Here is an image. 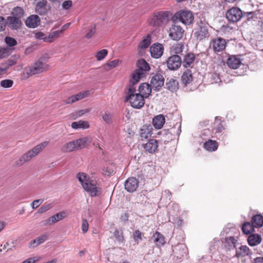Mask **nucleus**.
Listing matches in <instances>:
<instances>
[{
	"mask_svg": "<svg viewBox=\"0 0 263 263\" xmlns=\"http://www.w3.org/2000/svg\"><path fill=\"white\" fill-rule=\"evenodd\" d=\"M76 177L83 189L89 194L90 196L97 197L101 194V188L97 186L96 181L91 179L86 174L79 172L77 174Z\"/></svg>",
	"mask_w": 263,
	"mask_h": 263,
	"instance_id": "nucleus-1",
	"label": "nucleus"
},
{
	"mask_svg": "<svg viewBox=\"0 0 263 263\" xmlns=\"http://www.w3.org/2000/svg\"><path fill=\"white\" fill-rule=\"evenodd\" d=\"M48 69V65L40 60L29 67H25L22 73V79H27L32 75L39 74Z\"/></svg>",
	"mask_w": 263,
	"mask_h": 263,
	"instance_id": "nucleus-2",
	"label": "nucleus"
},
{
	"mask_svg": "<svg viewBox=\"0 0 263 263\" xmlns=\"http://www.w3.org/2000/svg\"><path fill=\"white\" fill-rule=\"evenodd\" d=\"M181 124L177 123L175 126L170 129H164L158 133L160 137V141L164 144H167L175 139L176 136L178 137L181 133Z\"/></svg>",
	"mask_w": 263,
	"mask_h": 263,
	"instance_id": "nucleus-3",
	"label": "nucleus"
},
{
	"mask_svg": "<svg viewBox=\"0 0 263 263\" xmlns=\"http://www.w3.org/2000/svg\"><path fill=\"white\" fill-rule=\"evenodd\" d=\"M48 144V141H44L33 147L22 156V157L15 162L16 166L22 165L24 163L30 161L40 153Z\"/></svg>",
	"mask_w": 263,
	"mask_h": 263,
	"instance_id": "nucleus-4",
	"label": "nucleus"
},
{
	"mask_svg": "<svg viewBox=\"0 0 263 263\" xmlns=\"http://www.w3.org/2000/svg\"><path fill=\"white\" fill-rule=\"evenodd\" d=\"M170 12L160 11L154 12L149 24L153 27H160L164 25L170 20Z\"/></svg>",
	"mask_w": 263,
	"mask_h": 263,
	"instance_id": "nucleus-5",
	"label": "nucleus"
},
{
	"mask_svg": "<svg viewBox=\"0 0 263 263\" xmlns=\"http://www.w3.org/2000/svg\"><path fill=\"white\" fill-rule=\"evenodd\" d=\"M137 69L135 70L132 76H133L134 82H138L141 78L145 76V72L149 71L151 67L147 62L143 59L138 60L136 62Z\"/></svg>",
	"mask_w": 263,
	"mask_h": 263,
	"instance_id": "nucleus-6",
	"label": "nucleus"
},
{
	"mask_svg": "<svg viewBox=\"0 0 263 263\" xmlns=\"http://www.w3.org/2000/svg\"><path fill=\"white\" fill-rule=\"evenodd\" d=\"M197 26L193 30L194 37L197 42L208 39L210 36L208 24L200 21L196 24Z\"/></svg>",
	"mask_w": 263,
	"mask_h": 263,
	"instance_id": "nucleus-7",
	"label": "nucleus"
},
{
	"mask_svg": "<svg viewBox=\"0 0 263 263\" xmlns=\"http://www.w3.org/2000/svg\"><path fill=\"white\" fill-rule=\"evenodd\" d=\"M180 22L185 25H191L193 23L194 16L192 11L186 10H181L176 12L174 16Z\"/></svg>",
	"mask_w": 263,
	"mask_h": 263,
	"instance_id": "nucleus-8",
	"label": "nucleus"
},
{
	"mask_svg": "<svg viewBox=\"0 0 263 263\" xmlns=\"http://www.w3.org/2000/svg\"><path fill=\"white\" fill-rule=\"evenodd\" d=\"M242 11L238 7H233L226 13V17L230 22L236 23L243 17Z\"/></svg>",
	"mask_w": 263,
	"mask_h": 263,
	"instance_id": "nucleus-9",
	"label": "nucleus"
},
{
	"mask_svg": "<svg viewBox=\"0 0 263 263\" xmlns=\"http://www.w3.org/2000/svg\"><path fill=\"white\" fill-rule=\"evenodd\" d=\"M144 96L140 93H137L135 95L125 99V102H129L131 106L134 108L139 109L142 108L145 103Z\"/></svg>",
	"mask_w": 263,
	"mask_h": 263,
	"instance_id": "nucleus-10",
	"label": "nucleus"
},
{
	"mask_svg": "<svg viewBox=\"0 0 263 263\" xmlns=\"http://www.w3.org/2000/svg\"><path fill=\"white\" fill-rule=\"evenodd\" d=\"M166 63L168 69L174 71L180 67L182 64V60L179 55L173 54L167 58Z\"/></svg>",
	"mask_w": 263,
	"mask_h": 263,
	"instance_id": "nucleus-11",
	"label": "nucleus"
},
{
	"mask_svg": "<svg viewBox=\"0 0 263 263\" xmlns=\"http://www.w3.org/2000/svg\"><path fill=\"white\" fill-rule=\"evenodd\" d=\"M184 32V30L181 26L173 25L170 28L169 36L174 41H179L183 37Z\"/></svg>",
	"mask_w": 263,
	"mask_h": 263,
	"instance_id": "nucleus-12",
	"label": "nucleus"
},
{
	"mask_svg": "<svg viewBox=\"0 0 263 263\" xmlns=\"http://www.w3.org/2000/svg\"><path fill=\"white\" fill-rule=\"evenodd\" d=\"M164 78L163 76L160 73H157L153 76L151 80V85L156 91L160 90L161 87L164 85Z\"/></svg>",
	"mask_w": 263,
	"mask_h": 263,
	"instance_id": "nucleus-13",
	"label": "nucleus"
},
{
	"mask_svg": "<svg viewBox=\"0 0 263 263\" xmlns=\"http://www.w3.org/2000/svg\"><path fill=\"white\" fill-rule=\"evenodd\" d=\"M164 47L163 45L159 43H154L150 47L151 56L153 58L158 59L160 58L163 53Z\"/></svg>",
	"mask_w": 263,
	"mask_h": 263,
	"instance_id": "nucleus-14",
	"label": "nucleus"
},
{
	"mask_svg": "<svg viewBox=\"0 0 263 263\" xmlns=\"http://www.w3.org/2000/svg\"><path fill=\"white\" fill-rule=\"evenodd\" d=\"M214 52H218L223 50L226 46V42L224 39L218 37L213 39L211 43Z\"/></svg>",
	"mask_w": 263,
	"mask_h": 263,
	"instance_id": "nucleus-15",
	"label": "nucleus"
},
{
	"mask_svg": "<svg viewBox=\"0 0 263 263\" xmlns=\"http://www.w3.org/2000/svg\"><path fill=\"white\" fill-rule=\"evenodd\" d=\"M139 186V181L135 177H130L124 183L125 189L129 193L136 191Z\"/></svg>",
	"mask_w": 263,
	"mask_h": 263,
	"instance_id": "nucleus-16",
	"label": "nucleus"
},
{
	"mask_svg": "<svg viewBox=\"0 0 263 263\" xmlns=\"http://www.w3.org/2000/svg\"><path fill=\"white\" fill-rule=\"evenodd\" d=\"M6 25L12 30H17L21 28L22 23L20 19L16 17L9 16L7 17Z\"/></svg>",
	"mask_w": 263,
	"mask_h": 263,
	"instance_id": "nucleus-17",
	"label": "nucleus"
},
{
	"mask_svg": "<svg viewBox=\"0 0 263 263\" xmlns=\"http://www.w3.org/2000/svg\"><path fill=\"white\" fill-rule=\"evenodd\" d=\"M144 149L150 154L156 153L158 151V141L155 139H149L143 145Z\"/></svg>",
	"mask_w": 263,
	"mask_h": 263,
	"instance_id": "nucleus-18",
	"label": "nucleus"
},
{
	"mask_svg": "<svg viewBox=\"0 0 263 263\" xmlns=\"http://www.w3.org/2000/svg\"><path fill=\"white\" fill-rule=\"evenodd\" d=\"M41 20L36 14H32L27 18L25 21L26 26L30 28H34L40 25Z\"/></svg>",
	"mask_w": 263,
	"mask_h": 263,
	"instance_id": "nucleus-19",
	"label": "nucleus"
},
{
	"mask_svg": "<svg viewBox=\"0 0 263 263\" xmlns=\"http://www.w3.org/2000/svg\"><path fill=\"white\" fill-rule=\"evenodd\" d=\"M49 8L47 7V2L46 0H42L37 2L35 6V12L39 15L46 14Z\"/></svg>",
	"mask_w": 263,
	"mask_h": 263,
	"instance_id": "nucleus-20",
	"label": "nucleus"
},
{
	"mask_svg": "<svg viewBox=\"0 0 263 263\" xmlns=\"http://www.w3.org/2000/svg\"><path fill=\"white\" fill-rule=\"evenodd\" d=\"M196 59L195 54L189 52L186 53L183 57L182 60V64L183 67L187 68L192 67L191 65L193 64Z\"/></svg>",
	"mask_w": 263,
	"mask_h": 263,
	"instance_id": "nucleus-21",
	"label": "nucleus"
},
{
	"mask_svg": "<svg viewBox=\"0 0 263 263\" xmlns=\"http://www.w3.org/2000/svg\"><path fill=\"white\" fill-rule=\"evenodd\" d=\"M151 239L157 247H161L165 243V237L158 231H156L151 237Z\"/></svg>",
	"mask_w": 263,
	"mask_h": 263,
	"instance_id": "nucleus-22",
	"label": "nucleus"
},
{
	"mask_svg": "<svg viewBox=\"0 0 263 263\" xmlns=\"http://www.w3.org/2000/svg\"><path fill=\"white\" fill-rule=\"evenodd\" d=\"M165 88L172 92L176 91L179 89V82L174 78H167Z\"/></svg>",
	"mask_w": 263,
	"mask_h": 263,
	"instance_id": "nucleus-23",
	"label": "nucleus"
},
{
	"mask_svg": "<svg viewBox=\"0 0 263 263\" xmlns=\"http://www.w3.org/2000/svg\"><path fill=\"white\" fill-rule=\"evenodd\" d=\"M241 63L240 59L236 55L229 56L227 62L228 66L232 69L238 68Z\"/></svg>",
	"mask_w": 263,
	"mask_h": 263,
	"instance_id": "nucleus-24",
	"label": "nucleus"
},
{
	"mask_svg": "<svg viewBox=\"0 0 263 263\" xmlns=\"http://www.w3.org/2000/svg\"><path fill=\"white\" fill-rule=\"evenodd\" d=\"M153 126L151 124H145L142 126L140 130V136L141 138L147 139L152 135Z\"/></svg>",
	"mask_w": 263,
	"mask_h": 263,
	"instance_id": "nucleus-25",
	"label": "nucleus"
},
{
	"mask_svg": "<svg viewBox=\"0 0 263 263\" xmlns=\"http://www.w3.org/2000/svg\"><path fill=\"white\" fill-rule=\"evenodd\" d=\"M139 91L142 94L144 98H147L151 95L152 92V86L148 83H142L139 87Z\"/></svg>",
	"mask_w": 263,
	"mask_h": 263,
	"instance_id": "nucleus-26",
	"label": "nucleus"
},
{
	"mask_svg": "<svg viewBox=\"0 0 263 263\" xmlns=\"http://www.w3.org/2000/svg\"><path fill=\"white\" fill-rule=\"evenodd\" d=\"M165 122V117L163 115L156 116L153 119V126L156 129H161Z\"/></svg>",
	"mask_w": 263,
	"mask_h": 263,
	"instance_id": "nucleus-27",
	"label": "nucleus"
},
{
	"mask_svg": "<svg viewBox=\"0 0 263 263\" xmlns=\"http://www.w3.org/2000/svg\"><path fill=\"white\" fill-rule=\"evenodd\" d=\"M224 130V127L222 124V121L218 119V117H215V122L212 127V131L216 135H219Z\"/></svg>",
	"mask_w": 263,
	"mask_h": 263,
	"instance_id": "nucleus-28",
	"label": "nucleus"
},
{
	"mask_svg": "<svg viewBox=\"0 0 263 263\" xmlns=\"http://www.w3.org/2000/svg\"><path fill=\"white\" fill-rule=\"evenodd\" d=\"M88 91L80 92L76 95L71 96L66 100V104H70L79 101L88 96Z\"/></svg>",
	"mask_w": 263,
	"mask_h": 263,
	"instance_id": "nucleus-29",
	"label": "nucleus"
},
{
	"mask_svg": "<svg viewBox=\"0 0 263 263\" xmlns=\"http://www.w3.org/2000/svg\"><path fill=\"white\" fill-rule=\"evenodd\" d=\"M262 238L258 234H251L248 237V242L250 246H255L259 245Z\"/></svg>",
	"mask_w": 263,
	"mask_h": 263,
	"instance_id": "nucleus-30",
	"label": "nucleus"
},
{
	"mask_svg": "<svg viewBox=\"0 0 263 263\" xmlns=\"http://www.w3.org/2000/svg\"><path fill=\"white\" fill-rule=\"evenodd\" d=\"M193 78V77L191 70L187 69L183 72L181 78L182 84L186 86L192 82Z\"/></svg>",
	"mask_w": 263,
	"mask_h": 263,
	"instance_id": "nucleus-31",
	"label": "nucleus"
},
{
	"mask_svg": "<svg viewBox=\"0 0 263 263\" xmlns=\"http://www.w3.org/2000/svg\"><path fill=\"white\" fill-rule=\"evenodd\" d=\"M186 246L183 244H180L174 247L173 251L175 255L179 258H181L185 253Z\"/></svg>",
	"mask_w": 263,
	"mask_h": 263,
	"instance_id": "nucleus-32",
	"label": "nucleus"
},
{
	"mask_svg": "<svg viewBox=\"0 0 263 263\" xmlns=\"http://www.w3.org/2000/svg\"><path fill=\"white\" fill-rule=\"evenodd\" d=\"M47 238V235L44 234L40 237H38L33 240H31L29 243V248H34L39 246V245L44 242Z\"/></svg>",
	"mask_w": 263,
	"mask_h": 263,
	"instance_id": "nucleus-33",
	"label": "nucleus"
},
{
	"mask_svg": "<svg viewBox=\"0 0 263 263\" xmlns=\"http://www.w3.org/2000/svg\"><path fill=\"white\" fill-rule=\"evenodd\" d=\"M218 144L216 141L209 140L203 145V147L209 152H214L217 149Z\"/></svg>",
	"mask_w": 263,
	"mask_h": 263,
	"instance_id": "nucleus-34",
	"label": "nucleus"
},
{
	"mask_svg": "<svg viewBox=\"0 0 263 263\" xmlns=\"http://www.w3.org/2000/svg\"><path fill=\"white\" fill-rule=\"evenodd\" d=\"M237 240L233 236L226 237L224 239V247L228 250H231L233 248H236V244Z\"/></svg>",
	"mask_w": 263,
	"mask_h": 263,
	"instance_id": "nucleus-35",
	"label": "nucleus"
},
{
	"mask_svg": "<svg viewBox=\"0 0 263 263\" xmlns=\"http://www.w3.org/2000/svg\"><path fill=\"white\" fill-rule=\"evenodd\" d=\"M251 254L250 249L247 246H241L239 250H236V256L238 258Z\"/></svg>",
	"mask_w": 263,
	"mask_h": 263,
	"instance_id": "nucleus-36",
	"label": "nucleus"
},
{
	"mask_svg": "<svg viewBox=\"0 0 263 263\" xmlns=\"http://www.w3.org/2000/svg\"><path fill=\"white\" fill-rule=\"evenodd\" d=\"M254 228L255 227L252 222H245L242 226L241 230L243 234L248 235L254 231Z\"/></svg>",
	"mask_w": 263,
	"mask_h": 263,
	"instance_id": "nucleus-37",
	"label": "nucleus"
},
{
	"mask_svg": "<svg viewBox=\"0 0 263 263\" xmlns=\"http://www.w3.org/2000/svg\"><path fill=\"white\" fill-rule=\"evenodd\" d=\"M129 83L130 84L129 85L128 92L126 94L125 99L129 98V97H132V95H135V94L136 93H135L136 89V87H135V85L137 84L138 82H134L133 79V76H132V78L130 79Z\"/></svg>",
	"mask_w": 263,
	"mask_h": 263,
	"instance_id": "nucleus-38",
	"label": "nucleus"
},
{
	"mask_svg": "<svg viewBox=\"0 0 263 263\" xmlns=\"http://www.w3.org/2000/svg\"><path fill=\"white\" fill-rule=\"evenodd\" d=\"M255 228H260L263 226V216L261 214L254 215L251 219Z\"/></svg>",
	"mask_w": 263,
	"mask_h": 263,
	"instance_id": "nucleus-39",
	"label": "nucleus"
},
{
	"mask_svg": "<svg viewBox=\"0 0 263 263\" xmlns=\"http://www.w3.org/2000/svg\"><path fill=\"white\" fill-rule=\"evenodd\" d=\"M71 127L74 129H87L89 127V124L87 121L80 120L78 122H72L71 124Z\"/></svg>",
	"mask_w": 263,
	"mask_h": 263,
	"instance_id": "nucleus-40",
	"label": "nucleus"
},
{
	"mask_svg": "<svg viewBox=\"0 0 263 263\" xmlns=\"http://www.w3.org/2000/svg\"><path fill=\"white\" fill-rule=\"evenodd\" d=\"M24 13V10L22 7L16 6L13 8L11 15L12 16L16 17L21 20L23 17Z\"/></svg>",
	"mask_w": 263,
	"mask_h": 263,
	"instance_id": "nucleus-41",
	"label": "nucleus"
},
{
	"mask_svg": "<svg viewBox=\"0 0 263 263\" xmlns=\"http://www.w3.org/2000/svg\"><path fill=\"white\" fill-rule=\"evenodd\" d=\"M5 42L8 46V47L7 48L9 49V52H10L11 50H14V48L13 47L16 45L17 44L16 40L14 38L10 36L5 37Z\"/></svg>",
	"mask_w": 263,
	"mask_h": 263,
	"instance_id": "nucleus-42",
	"label": "nucleus"
},
{
	"mask_svg": "<svg viewBox=\"0 0 263 263\" xmlns=\"http://www.w3.org/2000/svg\"><path fill=\"white\" fill-rule=\"evenodd\" d=\"M74 140L66 143L62 148V151L64 152H71L77 149Z\"/></svg>",
	"mask_w": 263,
	"mask_h": 263,
	"instance_id": "nucleus-43",
	"label": "nucleus"
},
{
	"mask_svg": "<svg viewBox=\"0 0 263 263\" xmlns=\"http://www.w3.org/2000/svg\"><path fill=\"white\" fill-rule=\"evenodd\" d=\"M151 43V35L147 34V36L143 39L139 43L138 47L139 48L143 49L147 48Z\"/></svg>",
	"mask_w": 263,
	"mask_h": 263,
	"instance_id": "nucleus-44",
	"label": "nucleus"
},
{
	"mask_svg": "<svg viewBox=\"0 0 263 263\" xmlns=\"http://www.w3.org/2000/svg\"><path fill=\"white\" fill-rule=\"evenodd\" d=\"M62 32V31L57 30L54 31L47 36H45L44 38V41L47 43H51L54 41V39L55 37H57Z\"/></svg>",
	"mask_w": 263,
	"mask_h": 263,
	"instance_id": "nucleus-45",
	"label": "nucleus"
},
{
	"mask_svg": "<svg viewBox=\"0 0 263 263\" xmlns=\"http://www.w3.org/2000/svg\"><path fill=\"white\" fill-rule=\"evenodd\" d=\"M87 141L88 139L86 137L80 138L74 140L77 149H82L85 147L87 145Z\"/></svg>",
	"mask_w": 263,
	"mask_h": 263,
	"instance_id": "nucleus-46",
	"label": "nucleus"
},
{
	"mask_svg": "<svg viewBox=\"0 0 263 263\" xmlns=\"http://www.w3.org/2000/svg\"><path fill=\"white\" fill-rule=\"evenodd\" d=\"M66 216L65 212L62 211L57 213L56 214L50 217L52 222L54 223L63 219Z\"/></svg>",
	"mask_w": 263,
	"mask_h": 263,
	"instance_id": "nucleus-47",
	"label": "nucleus"
},
{
	"mask_svg": "<svg viewBox=\"0 0 263 263\" xmlns=\"http://www.w3.org/2000/svg\"><path fill=\"white\" fill-rule=\"evenodd\" d=\"M108 54V51L106 49H102L98 51L95 55L97 60L101 61L103 60Z\"/></svg>",
	"mask_w": 263,
	"mask_h": 263,
	"instance_id": "nucleus-48",
	"label": "nucleus"
},
{
	"mask_svg": "<svg viewBox=\"0 0 263 263\" xmlns=\"http://www.w3.org/2000/svg\"><path fill=\"white\" fill-rule=\"evenodd\" d=\"M142 233L139 230H135L133 233V239L137 244H138L139 241L142 240Z\"/></svg>",
	"mask_w": 263,
	"mask_h": 263,
	"instance_id": "nucleus-49",
	"label": "nucleus"
},
{
	"mask_svg": "<svg viewBox=\"0 0 263 263\" xmlns=\"http://www.w3.org/2000/svg\"><path fill=\"white\" fill-rule=\"evenodd\" d=\"M20 55L18 54H15L7 61V64L9 66H11L16 64L17 61L19 59Z\"/></svg>",
	"mask_w": 263,
	"mask_h": 263,
	"instance_id": "nucleus-50",
	"label": "nucleus"
},
{
	"mask_svg": "<svg viewBox=\"0 0 263 263\" xmlns=\"http://www.w3.org/2000/svg\"><path fill=\"white\" fill-rule=\"evenodd\" d=\"M114 234L116 240L119 242H122L124 240V236L122 231L116 229Z\"/></svg>",
	"mask_w": 263,
	"mask_h": 263,
	"instance_id": "nucleus-51",
	"label": "nucleus"
},
{
	"mask_svg": "<svg viewBox=\"0 0 263 263\" xmlns=\"http://www.w3.org/2000/svg\"><path fill=\"white\" fill-rule=\"evenodd\" d=\"M13 84V81L11 80L6 79L1 81L0 85L4 88L11 87Z\"/></svg>",
	"mask_w": 263,
	"mask_h": 263,
	"instance_id": "nucleus-52",
	"label": "nucleus"
},
{
	"mask_svg": "<svg viewBox=\"0 0 263 263\" xmlns=\"http://www.w3.org/2000/svg\"><path fill=\"white\" fill-rule=\"evenodd\" d=\"M52 208V205L51 203H45L43 204L38 210L39 213H44L48 210H50Z\"/></svg>",
	"mask_w": 263,
	"mask_h": 263,
	"instance_id": "nucleus-53",
	"label": "nucleus"
},
{
	"mask_svg": "<svg viewBox=\"0 0 263 263\" xmlns=\"http://www.w3.org/2000/svg\"><path fill=\"white\" fill-rule=\"evenodd\" d=\"M10 54V52L8 48H0V59L8 57Z\"/></svg>",
	"mask_w": 263,
	"mask_h": 263,
	"instance_id": "nucleus-54",
	"label": "nucleus"
},
{
	"mask_svg": "<svg viewBox=\"0 0 263 263\" xmlns=\"http://www.w3.org/2000/svg\"><path fill=\"white\" fill-rule=\"evenodd\" d=\"M88 223L86 219H83L82 221V230L83 233L87 232L88 229Z\"/></svg>",
	"mask_w": 263,
	"mask_h": 263,
	"instance_id": "nucleus-55",
	"label": "nucleus"
},
{
	"mask_svg": "<svg viewBox=\"0 0 263 263\" xmlns=\"http://www.w3.org/2000/svg\"><path fill=\"white\" fill-rule=\"evenodd\" d=\"M72 6V2L70 0L66 1L62 4V8L64 10L70 9Z\"/></svg>",
	"mask_w": 263,
	"mask_h": 263,
	"instance_id": "nucleus-56",
	"label": "nucleus"
},
{
	"mask_svg": "<svg viewBox=\"0 0 263 263\" xmlns=\"http://www.w3.org/2000/svg\"><path fill=\"white\" fill-rule=\"evenodd\" d=\"M90 110L91 109L90 108H86L84 109L79 110L76 112L75 114L77 117H79L85 115L86 113H88L90 111Z\"/></svg>",
	"mask_w": 263,
	"mask_h": 263,
	"instance_id": "nucleus-57",
	"label": "nucleus"
},
{
	"mask_svg": "<svg viewBox=\"0 0 263 263\" xmlns=\"http://www.w3.org/2000/svg\"><path fill=\"white\" fill-rule=\"evenodd\" d=\"M96 25L93 26V27H92L90 30L86 33L85 35V37L89 39H90L96 33Z\"/></svg>",
	"mask_w": 263,
	"mask_h": 263,
	"instance_id": "nucleus-58",
	"label": "nucleus"
},
{
	"mask_svg": "<svg viewBox=\"0 0 263 263\" xmlns=\"http://www.w3.org/2000/svg\"><path fill=\"white\" fill-rule=\"evenodd\" d=\"M173 48L175 54H178L182 52L183 46V45L178 44L176 46H174Z\"/></svg>",
	"mask_w": 263,
	"mask_h": 263,
	"instance_id": "nucleus-59",
	"label": "nucleus"
},
{
	"mask_svg": "<svg viewBox=\"0 0 263 263\" xmlns=\"http://www.w3.org/2000/svg\"><path fill=\"white\" fill-rule=\"evenodd\" d=\"M120 62L119 60H114L108 63L107 66L109 67L110 69L113 68L117 66Z\"/></svg>",
	"mask_w": 263,
	"mask_h": 263,
	"instance_id": "nucleus-60",
	"label": "nucleus"
},
{
	"mask_svg": "<svg viewBox=\"0 0 263 263\" xmlns=\"http://www.w3.org/2000/svg\"><path fill=\"white\" fill-rule=\"evenodd\" d=\"M6 26V20L3 16H0V32L5 30Z\"/></svg>",
	"mask_w": 263,
	"mask_h": 263,
	"instance_id": "nucleus-61",
	"label": "nucleus"
},
{
	"mask_svg": "<svg viewBox=\"0 0 263 263\" xmlns=\"http://www.w3.org/2000/svg\"><path fill=\"white\" fill-rule=\"evenodd\" d=\"M43 202V199L34 200L31 203V207L33 209L37 208Z\"/></svg>",
	"mask_w": 263,
	"mask_h": 263,
	"instance_id": "nucleus-62",
	"label": "nucleus"
},
{
	"mask_svg": "<svg viewBox=\"0 0 263 263\" xmlns=\"http://www.w3.org/2000/svg\"><path fill=\"white\" fill-rule=\"evenodd\" d=\"M103 120L107 123H109L111 119V115L109 113L105 112L102 116Z\"/></svg>",
	"mask_w": 263,
	"mask_h": 263,
	"instance_id": "nucleus-63",
	"label": "nucleus"
},
{
	"mask_svg": "<svg viewBox=\"0 0 263 263\" xmlns=\"http://www.w3.org/2000/svg\"><path fill=\"white\" fill-rule=\"evenodd\" d=\"M103 172L105 175H107L108 176L110 175L111 174H113L114 170L112 168H110L108 167H104L103 169Z\"/></svg>",
	"mask_w": 263,
	"mask_h": 263,
	"instance_id": "nucleus-64",
	"label": "nucleus"
}]
</instances>
